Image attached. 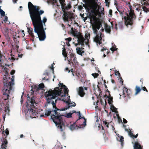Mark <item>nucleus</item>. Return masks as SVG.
<instances>
[{"label":"nucleus","mask_w":149,"mask_h":149,"mask_svg":"<svg viewBox=\"0 0 149 149\" xmlns=\"http://www.w3.org/2000/svg\"><path fill=\"white\" fill-rule=\"evenodd\" d=\"M71 60L72 61H73L74 62H75V61H76V58L75 57V56L73 54H72L71 55Z\"/></svg>","instance_id":"obj_26"},{"label":"nucleus","mask_w":149,"mask_h":149,"mask_svg":"<svg viewBox=\"0 0 149 149\" xmlns=\"http://www.w3.org/2000/svg\"><path fill=\"white\" fill-rule=\"evenodd\" d=\"M19 46L18 45H17L16 46V48L17 49H18L19 48Z\"/></svg>","instance_id":"obj_58"},{"label":"nucleus","mask_w":149,"mask_h":149,"mask_svg":"<svg viewBox=\"0 0 149 149\" xmlns=\"http://www.w3.org/2000/svg\"><path fill=\"white\" fill-rule=\"evenodd\" d=\"M99 121V119H98V118H97V120H96V122H98V121Z\"/></svg>","instance_id":"obj_61"},{"label":"nucleus","mask_w":149,"mask_h":149,"mask_svg":"<svg viewBox=\"0 0 149 149\" xmlns=\"http://www.w3.org/2000/svg\"><path fill=\"white\" fill-rule=\"evenodd\" d=\"M106 31L108 33H109L111 31V27L110 26H107L105 28Z\"/></svg>","instance_id":"obj_25"},{"label":"nucleus","mask_w":149,"mask_h":149,"mask_svg":"<svg viewBox=\"0 0 149 149\" xmlns=\"http://www.w3.org/2000/svg\"><path fill=\"white\" fill-rule=\"evenodd\" d=\"M115 74L116 75L118 76H119L120 75V74L119 72L118 71L115 70Z\"/></svg>","instance_id":"obj_34"},{"label":"nucleus","mask_w":149,"mask_h":149,"mask_svg":"<svg viewBox=\"0 0 149 149\" xmlns=\"http://www.w3.org/2000/svg\"><path fill=\"white\" fill-rule=\"evenodd\" d=\"M28 31L29 34L32 37L34 36L33 33V29L31 28H28Z\"/></svg>","instance_id":"obj_22"},{"label":"nucleus","mask_w":149,"mask_h":149,"mask_svg":"<svg viewBox=\"0 0 149 149\" xmlns=\"http://www.w3.org/2000/svg\"><path fill=\"white\" fill-rule=\"evenodd\" d=\"M116 139L117 141L120 142L121 146H123V141H124L123 137L118 134H116Z\"/></svg>","instance_id":"obj_13"},{"label":"nucleus","mask_w":149,"mask_h":149,"mask_svg":"<svg viewBox=\"0 0 149 149\" xmlns=\"http://www.w3.org/2000/svg\"><path fill=\"white\" fill-rule=\"evenodd\" d=\"M33 87H32V89H31L29 92V94H30V95H32L34 91H34V89L33 90Z\"/></svg>","instance_id":"obj_35"},{"label":"nucleus","mask_w":149,"mask_h":149,"mask_svg":"<svg viewBox=\"0 0 149 149\" xmlns=\"http://www.w3.org/2000/svg\"><path fill=\"white\" fill-rule=\"evenodd\" d=\"M54 67H53V66L52 65V68H51V69L52 70H53V72H54Z\"/></svg>","instance_id":"obj_55"},{"label":"nucleus","mask_w":149,"mask_h":149,"mask_svg":"<svg viewBox=\"0 0 149 149\" xmlns=\"http://www.w3.org/2000/svg\"><path fill=\"white\" fill-rule=\"evenodd\" d=\"M76 51L77 53L81 55H82V54L84 52L83 49L80 47H77L76 48Z\"/></svg>","instance_id":"obj_19"},{"label":"nucleus","mask_w":149,"mask_h":149,"mask_svg":"<svg viewBox=\"0 0 149 149\" xmlns=\"http://www.w3.org/2000/svg\"><path fill=\"white\" fill-rule=\"evenodd\" d=\"M123 122L124 123H127V121L124 118H123Z\"/></svg>","instance_id":"obj_50"},{"label":"nucleus","mask_w":149,"mask_h":149,"mask_svg":"<svg viewBox=\"0 0 149 149\" xmlns=\"http://www.w3.org/2000/svg\"><path fill=\"white\" fill-rule=\"evenodd\" d=\"M112 10H110L109 11V13L110 15H112Z\"/></svg>","instance_id":"obj_47"},{"label":"nucleus","mask_w":149,"mask_h":149,"mask_svg":"<svg viewBox=\"0 0 149 149\" xmlns=\"http://www.w3.org/2000/svg\"><path fill=\"white\" fill-rule=\"evenodd\" d=\"M105 3H106V5L107 6L109 3V0H105Z\"/></svg>","instance_id":"obj_44"},{"label":"nucleus","mask_w":149,"mask_h":149,"mask_svg":"<svg viewBox=\"0 0 149 149\" xmlns=\"http://www.w3.org/2000/svg\"><path fill=\"white\" fill-rule=\"evenodd\" d=\"M94 7L95 8V10L96 11H97L99 10V7L97 5H95L94 6Z\"/></svg>","instance_id":"obj_32"},{"label":"nucleus","mask_w":149,"mask_h":149,"mask_svg":"<svg viewBox=\"0 0 149 149\" xmlns=\"http://www.w3.org/2000/svg\"><path fill=\"white\" fill-rule=\"evenodd\" d=\"M71 33L74 36L77 38L79 44L84 46L85 44L86 47L89 48V45L88 43V38H90V34L89 33H87L85 34L84 38L80 33L74 29L72 28Z\"/></svg>","instance_id":"obj_7"},{"label":"nucleus","mask_w":149,"mask_h":149,"mask_svg":"<svg viewBox=\"0 0 149 149\" xmlns=\"http://www.w3.org/2000/svg\"><path fill=\"white\" fill-rule=\"evenodd\" d=\"M77 113L78 114L79 116V119L80 118H82L81 117V115L80 114V113L79 111H78L77 112Z\"/></svg>","instance_id":"obj_43"},{"label":"nucleus","mask_w":149,"mask_h":149,"mask_svg":"<svg viewBox=\"0 0 149 149\" xmlns=\"http://www.w3.org/2000/svg\"><path fill=\"white\" fill-rule=\"evenodd\" d=\"M143 90L144 91H147V90L146 89V88L145 87H143V88H142Z\"/></svg>","instance_id":"obj_48"},{"label":"nucleus","mask_w":149,"mask_h":149,"mask_svg":"<svg viewBox=\"0 0 149 149\" xmlns=\"http://www.w3.org/2000/svg\"><path fill=\"white\" fill-rule=\"evenodd\" d=\"M4 115H3V118H5V116L6 115H9V113L10 112V109H9V106L8 104H6L5 107L4 109Z\"/></svg>","instance_id":"obj_14"},{"label":"nucleus","mask_w":149,"mask_h":149,"mask_svg":"<svg viewBox=\"0 0 149 149\" xmlns=\"http://www.w3.org/2000/svg\"><path fill=\"white\" fill-rule=\"evenodd\" d=\"M107 50V49H106V48L103 47V48H102L101 49V51H105V50Z\"/></svg>","instance_id":"obj_49"},{"label":"nucleus","mask_w":149,"mask_h":149,"mask_svg":"<svg viewBox=\"0 0 149 149\" xmlns=\"http://www.w3.org/2000/svg\"><path fill=\"white\" fill-rule=\"evenodd\" d=\"M22 54H21L20 55H19V56L20 57H22Z\"/></svg>","instance_id":"obj_60"},{"label":"nucleus","mask_w":149,"mask_h":149,"mask_svg":"<svg viewBox=\"0 0 149 149\" xmlns=\"http://www.w3.org/2000/svg\"><path fill=\"white\" fill-rule=\"evenodd\" d=\"M91 23L92 24V29L94 34L95 35L94 39V41L96 42L97 46L99 47L102 46L100 45L102 43V34L100 33V36L97 33V30H99L101 27V24L98 21L97 19L95 16L93 17L91 19Z\"/></svg>","instance_id":"obj_6"},{"label":"nucleus","mask_w":149,"mask_h":149,"mask_svg":"<svg viewBox=\"0 0 149 149\" xmlns=\"http://www.w3.org/2000/svg\"><path fill=\"white\" fill-rule=\"evenodd\" d=\"M141 3L142 5H149V0H141ZM141 10H143L145 13L149 12V7H147L142 6L140 8Z\"/></svg>","instance_id":"obj_10"},{"label":"nucleus","mask_w":149,"mask_h":149,"mask_svg":"<svg viewBox=\"0 0 149 149\" xmlns=\"http://www.w3.org/2000/svg\"><path fill=\"white\" fill-rule=\"evenodd\" d=\"M54 91L55 92L56 96L58 98V97H60L59 98V100H61L68 104V107L61 109H60L61 111L69 109L70 107L75 106V103L74 102H71L69 98V96L67 98H66V94H68V90L67 87L62 83H59V87L55 88Z\"/></svg>","instance_id":"obj_3"},{"label":"nucleus","mask_w":149,"mask_h":149,"mask_svg":"<svg viewBox=\"0 0 149 149\" xmlns=\"http://www.w3.org/2000/svg\"><path fill=\"white\" fill-rule=\"evenodd\" d=\"M69 128L71 130H72L74 129V127L72 125H71L70 126Z\"/></svg>","instance_id":"obj_36"},{"label":"nucleus","mask_w":149,"mask_h":149,"mask_svg":"<svg viewBox=\"0 0 149 149\" xmlns=\"http://www.w3.org/2000/svg\"><path fill=\"white\" fill-rule=\"evenodd\" d=\"M62 54L64 56L65 58L67 56V55L65 52V48H63Z\"/></svg>","instance_id":"obj_27"},{"label":"nucleus","mask_w":149,"mask_h":149,"mask_svg":"<svg viewBox=\"0 0 149 149\" xmlns=\"http://www.w3.org/2000/svg\"><path fill=\"white\" fill-rule=\"evenodd\" d=\"M5 133L7 135L9 134V131L7 129H6L5 130Z\"/></svg>","instance_id":"obj_45"},{"label":"nucleus","mask_w":149,"mask_h":149,"mask_svg":"<svg viewBox=\"0 0 149 149\" xmlns=\"http://www.w3.org/2000/svg\"><path fill=\"white\" fill-rule=\"evenodd\" d=\"M0 14L1 16H4L5 14V13L3 10L0 9Z\"/></svg>","instance_id":"obj_31"},{"label":"nucleus","mask_w":149,"mask_h":149,"mask_svg":"<svg viewBox=\"0 0 149 149\" xmlns=\"http://www.w3.org/2000/svg\"><path fill=\"white\" fill-rule=\"evenodd\" d=\"M83 125H84L83 127H84L86 125V121H84L83 123ZM81 128L83 127H80Z\"/></svg>","instance_id":"obj_41"},{"label":"nucleus","mask_w":149,"mask_h":149,"mask_svg":"<svg viewBox=\"0 0 149 149\" xmlns=\"http://www.w3.org/2000/svg\"><path fill=\"white\" fill-rule=\"evenodd\" d=\"M26 107L27 111L25 113L26 115L28 117L31 118H36L35 116L37 117H41L44 116L43 111L42 109H33L35 107L36 103L35 102V98L32 97L30 100H28L26 101Z\"/></svg>","instance_id":"obj_4"},{"label":"nucleus","mask_w":149,"mask_h":149,"mask_svg":"<svg viewBox=\"0 0 149 149\" xmlns=\"http://www.w3.org/2000/svg\"><path fill=\"white\" fill-rule=\"evenodd\" d=\"M12 1L14 3H15L17 2V0H12Z\"/></svg>","instance_id":"obj_52"},{"label":"nucleus","mask_w":149,"mask_h":149,"mask_svg":"<svg viewBox=\"0 0 149 149\" xmlns=\"http://www.w3.org/2000/svg\"><path fill=\"white\" fill-rule=\"evenodd\" d=\"M120 14L121 15H123V13L122 12H120Z\"/></svg>","instance_id":"obj_59"},{"label":"nucleus","mask_w":149,"mask_h":149,"mask_svg":"<svg viewBox=\"0 0 149 149\" xmlns=\"http://www.w3.org/2000/svg\"><path fill=\"white\" fill-rule=\"evenodd\" d=\"M8 18L7 17V16H5V17H4V19H3V21L4 22H7V20H8Z\"/></svg>","instance_id":"obj_37"},{"label":"nucleus","mask_w":149,"mask_h":149,"mask_svg":"<svg viewBox=\"0 0 149 149\" xmlns=\"http://www.w3.org/2000/svg\"><path fill=\"white\" fill-rule=\"evenodd\" d=\"M73 43L74 44L75 46H77V45H78L77 44L75 43L74 42H73Z\"/></svg>","instance_id":"obj_57"},{"label":"nucleus","mask_w":149,"mask_h":149,"mask_svg":"<svg viewBox=\"0 0 149 149\" xmlns=\"http://www.w3.org/2000/svg\"><path fill=\"white\" fill-rule=\"evenodd\" d=\"M125 130L126 131L128 134V135L131 137H133V136H134V135L131 132V131L129 129H125Z\"/></svg>","instance_id":"obj_23"},{"label":"nucleus","mask_w":149,"mask_h":149,"mask_svg":"<svg viewBox=\"0 0 149 149\" xmlns=\"http://www.w3.org/2000/svg\"><path fill=\"white\" fill-rule=\"evenodd\" d=\"M134 148V149H142L140 145L138 142L135 143Z\"/></svg>","instance_id":"obj_20"},{"label":"nucleus","mask_w":149,"mask_h":149,"mask_svg":"<svg viewBox=\"0 0 149 149\" xmlns=\"http://www.w3.org/2000/svg\"><path fill=\"white\" fill-rule=\"evenodd\" d=\"M117 49L115 47L113 46H112V47L110 48V50L112 51V52H113L114 51L117 50Z\"/></svg>","instance_id":"obj_28"},{"label":"nucleus","mask_w":149,"mask_h":149,"mask_svg":"<svg viewBox=\"0 0 149 149\" xmlns=\"http://www.w3.org/2000/svg\"><path fill=\"white\" fill-rule=\"evenodd\" d=\"M23 136V134H21L20 135V137L21 138H22Z\"/></svg>","instance_id":"obj_62"},{"label":"nucleus","mask_w":149,"mask_h":149,"mask_svg":"<svg viewBox=\"0 0 149 149\" xmlns=\"http://www.w3.org/2000/svg\"><path fill=\"white\" fill-rule=\"evenodd\" d=\"M136 10L138 11V12H139V13L140 15L141 14V12L140 11L141 9L138 8H136Z\"/></svg>","instance_id":"obj_39"},{"label":"nucleus","mask_w":149,"mask_h":149,"mask_svg":"<svg viewBox=\"0 0 149 149\" xmlns=\"http://www.w3.org/2000/svg\"><path fill=\"white\" fill-rule=\"evenodd\" d=\"M129 91V90H128L127 88L125 87L123 89L122 94H121V93L120 94V96L123 95V97H125L126 95L128 96Z\"/></svg>","instance_id":"obj_17"},{"label":"nucleus","mask_w":149,"mask_h":149,"mask_svg":"<svg viewBox=\"0 0 149 149\" xmlns=\"http://www.w3.org/2000/svg\"><path fill=\"white\" fill-rule=\"evenodd\" d=\"M103 123L106 125V126L107 127H109V123L106 120H103Z\"/></svg>","instance_id":"obj_29"},{"label":"nucleus","mask_w":149,"mask_h":149,"mask_svg":"<svg viewBox=\"0 0 149 149\" xmlns=\"http://www.w3.org/2000/svg\"><path fill=\"white\" fill-rule=\"evenodd\" d=\"M65 71H68V72H70V70H68V68L66 67L65 68Z\"/></svg>","instance_id":"obj_40"},{"label":"nucleus","mask_w":149,"mask_h":149,"mask_svg":"<svg viewBox=\"0 0 149 149\" xmlns=\"http://www.w3.org/2000/svg\"><path fill=\"white\" fill-rule=\"evenodd\" d=\"M7 143L8 142L7 140L5 139H3V141L1 144L0 149H6Z\"/></svg>","instance_id":"obj_18"},{"label":"nucleus","mask_w":149,"mask_h":149,"mask_svg":"<svg viewBox=\"0 0 149 149\" xmlns=\"http://www.w3.org/2000/svg\"><path fill=\"white\" fill-rule=\"evenodd\" d=\"M66 40H68V42H70L71 40V38H68L65 39Z\"/></svg>","instance_id":"obj_46"},{"label":"nucleus","mask_w":149,"mask_h":149,"mask_svg":"<svg viewBox=\"0 0 149 149\" xmlns=\"http://www.w3.org/2000/svg\"><path fill=\"white\" fill-rule=\"evenodd\" d=\"M106 56V55H105L104 54V57H105Z\"/></svg>","instance_id":"obj_64"},{"label":"nucleus","mask_w":149,"mask_h":149,"mask_svg":"<svg viewBox=\"0 0 149 149\" xmlns=\"http://www.w3.org/2000/svg\"><path fill=\"white\" fill-rule=\"evenodd\" d=\"M108 102L109 104L111 109L113 110V111L116 112V111L117 109L113 106L112 104V97H111L110 96L108 97Z\"/></svg>","instance_id":"obj_12"},{"label":"nucleus","mask_w":149,"mask_h":149,"mask_svg":"<svg viewBox=\"0 0 149 149\" xmlns=\"http://www.w3.org/2000/svg\"><path fill=\"white\" fill-rule=\"evenodd\" d=\"M14 55L13 56L11 54V58H8V60L10 61L11 62L13 61H15V58H14V57H13L14 56Z\"/></svg>","instance_id":"obj_30"},{"label":"nucleus","mask_w":149,"mask_h":149,"mask_svg":"<svg viewBox=\"0 0 149 149\" xmlns=\"http://www.w3.org/2000/svg\"><path fill=\"white\" fill-rule=\"evenodd\" d=\"M140 88L137 86H136V92L135 93V95H136L137 94L139 93L141 91Z\"/></svg>","instance_id":"obj_24"},{"label":"nucleus","mask_w":149,"mask_h":149,"mask_svg":"<svg viewBox=\"0 0 149 149\" xmlns=\"http://www.w3.org/2000/svg\"><path fill=\"white\" fill-rule=\"evenodd\" d=\"M138 135V134H137L135 136V135H134V136H133V137L135 138H136L137 137Z\"/></svg>","instance_id":"obj_54"},{"label":"nucleus","mask_w":149,"mask_h":149,"mask_svg":"<svg viewBox=\"0 0 149 149\" xmlns=\"http://www.w3.org/2000/svg\"><path fill=\"white\" fill-rule=\"evenodd\" d=\"M63 19L64 20L66 21L72 20L71 19L72 18V16L71 14H69L67 13H65L63 15Z\"/></svg>","instance_id":"obj_16"},{"label":"nucleus","mask_w":149,"mask_h":149,"mask_svg":"<svg viewBox=\"0 0 149 149\" xmlns=\"http://www.w3.org/2000/svg\"><path fill=\"white\" fill-rule=\"evenodd\" d=\"M63 115V116H64L63 115ZM72 113H71V112H70L68 113H67L66 116H64L65 117H66L67 118H70L72 117ZM62 116H61V118H62ZM61 119L62 120V121L63 122V123L64 124H64V127L63 129V130L62 131H61V132H63V131L64 129L65 126H64V122H63V120L62 119V118H61Z\"/></svg>","instance_id":"obj_21"},{"label":"nucleus","mask_w":149,"mask_h":149,"mask_svg":"<svg viewBox=\"0 0 149 149\" xmlns=\"http://www.w3.org/2000/svg\"><path fill=\"white\" fill-rule=\"evenodd\" d=\"M7 70V69L5 70V75L3 78L4 85L3 94L5 96L4 100H5L9 99L10 94L13 92V89L12 86L14 84V77L13 75L12 76L11 79L10 77H6V75L8 74Z\"/></svg>","instance_id":"obj_5"},{"label":"nucleus","mask_w":149,"mask_h":149,"mask_svg":"<svg viewBox=\"0 0 149 149\" xmlns=\"http://www.w3.org/2000/svg\"><path fill=\"white\" fill-rule=\"evenodd\" d=\"M71 112V113H72V114L73 113L75 112L76 111H75L73 110L72 111V112Z\"/></svg>","instance_id":"obj_56"},{"label":"nucleus","mask_w":149,"mask_h":149,"mask_svg":"<svg viewBox=\"0 0 149 149\" xmlns=\"http://www.w3.org/2000/svg\"><path fill=\"white\" fill-rule=\"evenodd\" d=\"M101 102L102 103V101H101ZM103 105H106V102H105V101H104L103 102Z\"/></svg>","instance_id":"obj_51"},{"label":"nucleus","mask_w":149,"mask_h":149,"mask_svg":"<svg viewBox=\"0 0 149 149\" xmlns=\"http://www.w3.org/2000/svg\"><path fill=\"white\" fill-rule=\"evenodd\" d=\"M27 96H28V97L29 98L30 97L29 96V94H28L27 95Z\"/></svg>","instance_id":"obj_63"},{"label":"nucleus","mask_w":149,"mask_h":149,"mask_svg":"<svg viewBox=\"0 0 149 149\" xmlns=\"http://www.w3.org/2000/svg\"><path fill=\"white\" fill-rule=\"evenodd\" d=\"M28 7L34 31L38 35L40 40L43 41L46 37L45 31L46 28L44 26H46L47 19L44 17L41 20V15L44 13V11L40 10L39 6H34L31 2H29Z\"/></svg>","instance_id":"obj_1"},{"label":"nucleus","mask_w":149,"mask_h":149,"mask_svg":"<svg viewBox=\"0 0 149 149\" xmlns=\"http://www.w3.org/2000/svg\"><path fill=\"white\" fill-rule=\"evenodd\" d=\"M80 15H81V17H82L83 18H84V19H83V20H84V21H85L87 19V18L86 17H85V18L83 17V16L84 15H82V14H80Z\"/></svg>","instance_id":"obj_38"},{"label":"nucleus","mask_w":149,"mask_h":149,"mask_svg":"<svg viewBox=\"0 0 149 149\" xmlns=\"http://www.w3.org/2000/svg\"><path fill=\"white\" fill-rule=\"evenodd\" d=\"M91 75L94 77V78L97 77L99 75L98 74L96 73H92Z\"/></svg>","instance_id":"obj_33"},{"label":"nucleus","mask_w":149,"mask_h":149,"mask_svg":"<svg viewBox=\"0 0 149 149\" xmlns=\"http://www.w3.org/2000/svg\"><path fill=\"white\" fill-rule=\"evenodd\" d=\"M15 72V71L14 70H12L10 72V74L12 75H13Z\"/></svg>","instance_id":"obj_42"},{"label":"nucleus","mask_w":149,"mask_h":149,"mask_svg":"<svg viewBox=\"0 0 149 149\" xmlns=\"http://www.w3.org/2000/svg\"><path fill=\"white\" fill-rule=\"evenodd\" d=\"M22 32L23 33L22 36H24L25 35L24 33V31L22 30Z\"/></svg>","instance_id":"obj_53"},{"label":"nucleus","mask_w":149,"mask_h":149,"mask_svg":"<svg viewBox=\"0 0 149 149\" xmlns=\"http://www.w3.org/2000/svg\"><path fill=\"white\" fill-rule=\"evenodd\" d=\"M130 10L128 12L126 13V16H125L124 19L125 20V23L127 26L131 25L132 24V20L135 17V16L133 10H132V6L130 4H129Z\"/></svg>","instance_id":"obj_8"},{"label":"nucleus","mask_w":149,"mask_h":149,"mask_svg":"<svg viewBox=\"0 0 149 149\" xmlns=\"http://www.w3.org/2000/svg\"><path fill=\"white\" fill-rule=\"evenodd\" d=\"M48 2L49 3H55L57 6H61L63 9L68 10L71 8V6L70 4L66 6L65 0H48Z\"/></svg>","instance_id":"obj_9"},{"label":"nucleus","mask_w":149,"mask_h":149,"mask_svg":"<svg viewBox=\"0 0 149 149\" xmlns=\"http://www.w3.org/2000/svg\"><path fill=\"white\" fill-rule=\"evenodd\" d=\"M84 90H87L86 88L85 87H80L79 88V90L78 91V94L81 97L84 96L85 95V93L84 92Z\"/></svg>","instance_id":"obj_15"},{"label":"nucleus","mask_w":149,"mask_h":149,"mask_svg":"<svg viewBox=\"0 0 149 149\" xmlns=\"http://www.w3.org/2000/svg\"><path fill=\"white\" fill-rule=\"evenodd\" d=\"M54 90H49L44 94L48 104H51L53 108V110L50 108H47L45 110V114L43 117L47 116L51 114V117L53 122L57 127L58 130L62 131L64 127V124L61 120V116H63L60 113L61 109H58L56 106L57 100L56 96Z\"/></svg>","instance_id":"obj_2"},{"label":"nucleus","mask_w":149,"mask_h":149,"mask_svg":"<svg viewBox=\"0 0 149 149\" xmlns=\"http://www.w3.org/2000/svg\"><path fill=\"white\" fill-rule=\"evenodd\" d=\"M34 91L37 92H42L43 89L44 88V85L43 84H41L37 86H34Z\"/></svg>","instance_id":"obj_11"}]
</instances>
